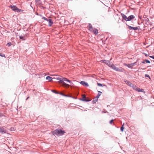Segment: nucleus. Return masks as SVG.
<instances>
[{
	"instance_id": "f257e3e1",
	"label": "nucleus",
	"mask_w": 154,
	"mask_h": 154,
	"mask_svg": "<svg viewBox=\"0 0 154 154\" xmlns=\"http://www.w3.org/2000/svg\"><path fill=\"white\" fill-rule=\"evenodd\" d=\"M53 135L55 134L57 136H62L65 133V131L61 129H56L52 132Z\"/></svg>"
},
{
	"instance_id": "f03ea898",
	"label": "nucleus",
	"mask_w": 154,
	"mask_h": 154,
	"mask_svg": "<svg viewBox=\"0 0 154 154\" xmlns=\"http://www.w3.org/2000/svg\"><path fill=\"white\" fill-rule=\"evenodd\" d=\"M10 8L14 11L17 12H20L21 11H22V10L18 8L15 5H11Z\"/></svg>"
},
{
	"instance_id": "7ed1b4c3",
	"label": "nucleus",
	"mask_w": 154,
	"mask_h": 154,
	"mask_svg": "<svg viewBox=\"0 0 154 154\" xmlns=\"http://www.w3.org/2000/svg\"><path fill=\"white\" fill-rule=\"evenodd\" d=\"M79 100L82 101H85V102H89L91 101L90 100H88L86 98V96L85 95H82V98L79 99Z\"/></svg>"
},
{
	"instance_id": "20e7f679",
	"label": "nucleus",
	"mask_w": 154,
	"mask_h": 154,
	"mask_svg": "<svg viewBox=\"0 0 154 154\" xmlns=\"http://www.w3.org/2000/svg\"><path fill=\"white\" fill-rule=\"evenodd\" d=\"M89 30L91 32H93L95 35L97 34L98 33V30L94 28L93 27V29H91V30Z\"/></svg>"
},
{
	"instance_id": "39448f33",
	"label": "nucleus",
	"mask_w": 154,
	"mask_h": 154,
	"mask_svg": "<svg viewBox=\"0 0 154 154\" xmlns=\"http://www.w3.org/2000/svg\"><path fill=\"white\" fill-rule=\"evenodd\" d=\"M0 133L2 134L6 133V130L3 127H0Z\"/></svg>"
},
{
	"instance_id": "423d86ee",
	"label": "nucleus",
	"mask_w": 154,
	"mask_h": 154,
	"mask_svg": "<svg viewBox=\"0 0 154 154\" xmlns=\"http://www.w3.org/2000/svg\"><path fill=\"white\" fill-rule=\"evenodd\" d=\"M63 81H66L69 82L70 83V84H71L72 83V82L71 81L69 80L68 79L66 78H64L63 79H62L61 80V82H62Z\"/></svg>"
},
{
	"instance_id": "0eeeda50",
	"label": "nucleus",
	"mask_w": 154,
	"mask_h": 154,
	"mask_svg": "<svg viewBox=\"0 0 154 154\" xmlns=\"http://www.w3.org/2000/svg\"><path fill=\"white\" fill-rule=\"evenodd\" d=\"M129 29L130 30H134L136 31L138 29V28L137 27H132L128 25Z\"/></svg>"
},
{
	"instance_id": "6e6552de",
	"label": "nucleus",
	"mask_w": 154,
	"mask_h": 154,
	"mask_svg": "<svg viewBox=\"0 0 154 154\" xmlns=\"http://www.w3.org/2000/svg\"><path fill=\"white\" fill-rule=\"evenodd\" d=\"M122 17V20H124L126 21L128 20V17L124 14L121 13V14Z\"/></svg>"
},
{
	"instance_id": "1a4fd4ad",
	"label": "nucleus",
	"mask_w": 154,
	"mask_h": 154,
	"mask_svg": "<svg viewBox=\"0 0 154 154\" xmlns=\"http://www.w3.org/2000/svg\"><path fill=\"white\" fill-rule=\"evenodd\" d=\"M101 62L102 63H105L107 65H108L109 66L110 65V62L109 61L105 60H102L101 61Z\"/></svg>"
},
{
	"instance_id": "9d476101",
	"label": "nucleus",
	"mask_w": 154,
	"mask_h": 154,
	"mask_svg": "<svg viewBox=\"0 0 154 154\" xmlns=\"http://www.w3.org/2000/svg\"><path fill=\"white\" fill-rule=\"evenodd\" d=\"M124 82L128 86L131 87L133 85V84L128 81L125 79H124Z\"/></svg>"
},
{
	"instance_id": "9b49d317",
	"label": "nucleus",
	"mask_w": 154,
	"mask_h": 154,
	"mask_svg": "<svg viewBox=\"0 0 154 154\" xmlns=\"http://www.w3.org/2000/svg\"><path fill=\"white\" fill-rule=\"evenodd\" d=\"M80 83L82 85L88 87L89 86V85L88 83L87 82H86L84 81H81L80 82Z\"/></svg>"
},
{
	"instance_id": "f8f14e48",
	"label": "nucleus",
	"mask_w": 154,
	"mask_h": 154,
	"mask_svg": "<svg viewBox=\"0 0 154 154\" xmlns=\"http://www.w3.org/2000/svg\"><path fill=\"white\" fill-rule=\"evenodd\" d=\"M135 18V16L133 15H131L128 17V21H130L132 19Z\"/></svg>"
},
{
	"instance_id": "ddd939ff",
	"label": "nucleus",
	"mask_w": 154,
	"mask_h": 154,
	"mask_svg": "<svg viewBox=\"0 0 154 154\" xmlns=\"http://www.w3.org/2000/svg\"><path fill=\"white\" fill-rule=\"evenodd\" d=\"M48 21L49 22L48 26H51L52 24L53 23V22L51 19H48Z\"/></svg>"
},
{
	"instance_id": "4468645a",
	"label": "nucleus",
	"mask_w": 154,
	"mask_h": 154,
	"mask_svg": "<svg viewBox=\"0 0 154 154\" xmlns=\"http://www.w3.org/2000/svg\"><path fill=\"white\" fill-rule=\"evenodd\" d=\"M123 70H124L121 67L120 68H119L117 67L115 70H116L117 71L120 72H123Z\"/></svg>"
},
{
	"instance_id": "2eb2a0df",
	"label": "nucleus",
	"mask_w": 154,
	"mask_h": 154,
	"mask_svg": "<svg viewBox=\"0 0 154 154\" xmlns=\"http://www.w3.org/2000/svg\"><path fill=\"white\" fill-rule=\"evenodd\" d=\"M125 65L131 69H132L133 68V67L131 63L129 64H125Z\"/></svg>"
},
{
	"instance_id": "dca6fc26",
	"label": "nucleus",
	"mask_w": 154,
	"mask_h": 154,
	"mask_svg": "<svg viewBox=\"0 0 154 154\" xmlns=\"http://www.w3.org/2000/svg\"><path fill=\"white\" fill-rule=\"evenodd\" d=\"M46 79L48 80L49 82H51L53 78L49 76H47L46 77Z\"/></svg>"
},
{
	"instance_id": "f3484780",
	"label": "nucleus",
	"mask_w": 154,
	"mask_h": 154,
	"mask_svg": "<svg viewBox=\"0 0 154 154\" xmlns=\"http://www.w3.org/2000/svg\"><path fill=\"white\" fill-rule=\"evenodd\" d=\"M136 91L139 92H144V91L143 89H141L138 88L136 89Z\"/></svg>"
},
{
	"instance_id": "a211bd4d",
	"label": "nucleus",
	"mask_w": 154,
	"mask_h": 154,
	"mask_svg": "<svg viewBox=\"0 0 154 154\" xmlns=\"http://www.w3.org/2000/svg\"><path fill=\"white\" fill-rule=\"evenodd\" d=\"M98 98H97L96 97H95L94 98V99L93 100V103H95L98 100Z\"/></svg>"
},
{
	"instance_id": "6ab92c4d",
	"label": "nucleus",
	"mask_w": 154,
	"mask_h": 154,
	"mask_svg": "<svg viewBox=\"0 0 154 154\" xmlns=\"http://www.w3.org/2000/svg\"><path fill=\"white\" fill-rule=\"evenodd\" d=\"M109 66L111 67V68H112L114 70H115V69H116V67L113 64H112L111 65H110Z\"/></svg>"
},
{
	"instance_id": "aec40b11",
	"label": "nucleus",
	"mask_w": 154,
	"mask_h": 154,
	"mask_svg": "<svg viewBox=\"0 0 154 154\" xmlns=\"http://www.w3.org/2000/svg\"><path fill=\"white\" fill-rule=\"evenodd\" d=\"M53 79H56L59 80L60 82H61V80L62 79L59 78L57 75L53 78Z\"/></svg>"
},
{
	"instance_id": "412c9836",
	"label": "nucleus",
	"mask_w": 154,
	"mask_h": 154,
	"mask_svg": "<svg viewBox=\"0 0 154 154\" xmlns=\"http://www.w3.org/2000/svg\"><path fill=\"white\" fill-rule=\"evenodd\" d=\"M88 29L91 30V29H93V27L91 24V23H89L88 25Z\"/></svg>"
},
{
	"instance_id": "4be33fe9",
	"label": "nucleus",
	"mask_w": 154,
	"mask_h": 154,
	"mask_svg": "<svg viewBox=\"0 0 154 154\" xmlns=\"http://www.w3.org/2000/svg\"><path fill=\"white\" fill-rule=\"evenodd\" d=\"M35 1L37 4L40 5L42 4L40 0H35Z\"/></svg>"
},
{
	"instance_id": "5701e85b",
	"label": "nucleus",
	"mask_w": 154,
	"mask_h": 154,
	"mask_svg": "<svg viewBox=\"0 0 154 154\" xmlns=\"http://www.w3.org/2000/svg\"><path fill=\"white\" fill-rule=\"evenodd\" d=\"M131 87H132L133 89L136 91V89L138 88L137 87L136 85H135L133 84V85H132V86Z\"/></svg>"
},
{
	"instance_id": "b1692460",
	"label": "nucleus",
	"mask_w": 154,
	"mask_h": 154,
	"mask_svg": "<svg viewBox=\"0 0 154 154\" xmlns=\"http://www.w3.org/2000/svg\"><path fill=\"white\" fill-rule=\"evenodd\" d=\"M101 94H102V92H101L100 91H98V93L97 96H96V97L97 98H98L100 97V95H101Z\"/></svg>"
},
{
	"instance_id": "393cba45",
	"label": "nucleus",
	"mask_w": 154,
	"mask_h": 154,
	"mask_svg": "<svg viewBox=\"0 0 154 154\" xmlns=\"http://www.w3.org/2000/svg\"><path fill=\"white\" fill-rule=\"evenodd\" d=\"M19 38L20 39H22L23 40H24L26 39L23 36H19Z\"/></svg>"
},
{
	"instance_id": "a878e982",
	"label": "nucleus",
	"mask_w": 154,
	"mask_h": 154,
	"mask_svg": "<svg viewBox=\"0 0 154 154\" xmlns=\"http://www.w3.org/2000/svg\"><path fill=\"white\" fill-rule=\"evenodd\" d=\"M0 56L5 57V55L2 53H0Z\"/></svg>"
},
{
	"instance_id": "bb28decb",
	"label": "nucleus",
	"mask_w": 154,
	"mask_h": 154,
	"mask_svg": "<svg viewBox=\"0 0 154 154\" xmlns=\"http://www.w3.org/2000/svg\"><path fill=\"white\" fill-rule=\"evenodd\" d=\"M124 126V124H123L122 125V126L121 127V131H122V132H123V131H124V128L123 127Z\"/></svg>"
},
{
	"instance_id": "cd10ccee",
	"label": "nucleus",
	"mask_w": 154,
	"mask_h": 154,
	"mask_svg": "<svg viewBox=\"0 0 154 154\" xmlns=\"http://www.w3.org/2000/svg\"><path fill=\"white\" fill-rule=\"evenodd\" d=\"M145 77H148L150 79H151L150 78L149 76V75L147 74H145Z\"/></svg>"
},
{
	"instance_id": "c85d7f7f",
	"label": "nucleus",
	"mask_w": 154,
	"mask_h": 154,
	"mask_svg": "<svg viewBox=\"0 0 154 154\" xmlns=\"http://www.w3.org/2000/svg\"><path fill=\"white\" fill-rule=\"evenodd\" d=\"M97 85L98 86H101V87L103 86V85L102 84H101L100 83H97Z\"/></svg>"
},
{
	"instance_id": "c756f323",
	"label": "nucleus",
	"mask_w": 154,
	"mask_h": 154,
	"mask_svg": "<svg viewBox=\"0 0 154 154\" xmlns=\"http://www.w3.org/2000/svg\"><path fill=\"white\" fill-rule=\"evenodd\" d=\"M145 61L146 63H150V62L149 60H145Z\"/></svg>"
},
{
	"instance_id": "7c9ffc66",
	"label": "nucleus",
	"mask_w": 154,
	"mask_h": 154,
	"mask_svg": "<svg viewBox=\"0 0 154 154\" xmlns=\"http://www.w3.org/2000/svg\"><path fill=\"white\" fill-rule=\"evenodd\" d=\"M62 83H63V85L64 86L65 85H68V84L64 82V81H63V82Z\"/></svg>"
},
{
	"instance_id": "2f4dec72",
	"label": "nucleus",
	"mask_w": 154,
	"mask_h": 154,
	"mask_svg": "<svg viewBox=\"0 0 154 154\" xmlns=\"http://www.w3.org/2000/svg\"><path fill=\"white\" fill-rule=\"evenodd\" d=\"M136 64H137V62H134V63H131V64H132V65L133 66H133L135 65H136Z\"/></svg>"
},
{
	"instance_id": "473e14b6",
	"label": "nucleus",
	"mask_w": 154,
	"mask_h": 154,
	"mask_svg": "<svg viewBox=\"0 0 154 154\" xmlns=\"http://www.w3.org/2000/svg\"><path fill=\"white\" fill-rule=\"evenodd\" d=\"M114 121V120L113 119H112L111 120H110L109 122V123L111 124H112V123Z\"/></svg>"
},
{
	"instance_id": "72a5a7b5",
	"label": "nucleus",
	"mask_w": 154,
	"mask_h": 154,
	"mask_svg": "<svg viewBox=\"0 0 154 154\" xmlns=\"http://www.w3.org/2000/svg\"><path fill=\"white\" fill-rule=\"evenodd\" d=\"M7 45H8V46H11V43L10 42H8V43H7Z\"/></svg>"
},
{
	"instance_id": "f704fd0d",
	"label": "nucleus",
	"mask_w": 154,
	"mask_h": 154,
	"mask_svg": "<svg viewBox=\"0 0 154 154\" xmlns=\"http://www.w3.org/2000/svg\"><path fill=\"white\" fill-rule=\"evenodd\" d=\"M3 116L2 113L0 112V117H2Z\"/></svg>"
},
{
	"instance_id": "c9c22d12",
	"label": "nucleus",
	"mask_w": 154,
	"mask_h": 154,
	"mask_svg": "<svg viewBox=\"0 0 154 154\" xmlns=\"http://www.w3.org/2000/svg\"><path fill=\"white\" fill-rule=\"evenodd\" d=\"M52 91V92H54V93H56V94H59V93H58V92H55V91H54V90H52V91Z\"/></svg>"
},
{
	"instance_id": "e433bc0d",
	"label": "nucleus",
	"mask_w": 154,
	"mask_h": 154,
	"mask_svg": "<svg viewBox=\"0 0 154 154\" xmlns=\"http://www.w3.org/2000/svg\"><path fill=\"white\" fill-rule=\"evenodd\" d=\"M64 86L67 88H68L69 86V85L68 84V85H65Z\"/></svg>"
},
{
	"instance_id": "4c0bfd02",
	"label": "nucleus",
	"mask_w": 154,
	"mask_h": 154,
	"mask_svg": "<svg viewBox=\"0 0 154 154\" xmlns=\"http://www.w3.org/2000/svg\"><path fill=\"white\" fill-rule=\"evenodd\" d=\"M149 57L152 58L154 59V56H149Z\"/></svg>"
},
{
	"instance_id": "58836bf2",
	"label": "nucleus",
	"mask_w": 154,
	"mask_h": 154,
	"mask_svg": "<svg viewBox=\"0 0 154 154\" xmlns=\"http://www.w3.org/2000/svg\"><path fill=\"white\" fill-rule=\"evenodd\" d=\"M143 54H145V56L146 57H147L148 56V55L146 53H143Z\"/></svg>"
},
{
	"instance_id": "ea45409f",
	"label": "nucleus",
	"mask_w": 154,
	"mask_h": 154,
	"mask_svg": "<svg viewBox=\"0 0 154 154\" xmlns=\"http://www.w3.org/2000/svg\"><path fill=\"white\" fill-rule=\"evenodd\" d=\"M69 97H71L72 98L74 99H76L77 98L76 97H71V96H69Z\"/></svg>"
},
{
	"instance_id": "a19ab883",
	"label": "nucleus",
	"mask_w": 154,
	"mask_h": 154,
	"mask_svg": "<svg viewBox=\"0 0 154 154\" xmlns=\"http://www.w3.org/2000/svg\"><path fill=\"white\" fill-rule=\"evenodd\" d=\"M145 62H145V61H143L142 62V63H145Z\"/></svg>"
},
{
	"instance_id": "79ce46f5",
	"label": "nucleus",
	"mask_w": 154,
	"mask_h": 154,
	"mask_svg": "<svg viewBox=\"0 0 154 154\" xmlns=\"http://www.w3.org/2000/svg\"><path fill=\"white\" fill-rule=\"evenodd\" d=\"M48 19H47V18H45V20H46V21H48Z\"/></svg>"
},
{
	"instance_id": "37998d69",
	"label": "nucleus",
	"mask_w": 154,
	"mask_h": 154,
	"mask_svg": "<svg viewBox=\"0 0 154 154\" xmlns=\"http://www.w3.org/2000/svg\"><path fill=\"white\" fill-rule=\"evenodd\" d=\"M45 18H46V17H43L42 18V19H44V20L45 19Z\"/></svg>"
},
{
	"instance_id": "c03bdc74",
	"label": "nucleus",
	"mask_w": 154,
	"mask_h": 154,
	"mask_svg": "<svg viewBox=\"0 0 154 154\" xmlns=\"http://www.w3.org/2000/svg\"><path fill=\"white\" fill-rule=\"evenodd\" d=\"M29 98V97H27L26 99V100H27Z\"/></svg>"
},
{
	"instance_id": "a18cd8bd",
	"label": "nucleus",
	"mask_w": 154,
	"mask_h": 154,
	"mask_svg": "<svg viewBox=\"0 0 154 154\" xmlns=\"http://www.w3.org/2000/svg\"><path fill=\"white\" fill-rule=\"evenodd\" d=\"M61 94L62 95H63L64 96H66V95H65L64 94Z\"/></svg>"
},
{
	"instance_id": "49530a36",
	"label": "nucleus",
	"mask_w": 154,
	"mask_h": 154,
	"mask_svg": "<svg viewBox=\"0 0 154 154\" xmlns=\"http://www.w3.org/2000/svg\"><path fill=\"white\" fill-rule=\"evenodd\" d=\"M141 69H142L143 70H144V69H146V68H141Z\"/></svg>"
},
{
	"instance_id": "de8ad7c7",
	"label": "nucleus",
	"mask_w": 154,
	"mask_h": 154,
	"mask_svg": "<svg viewBox=\"0 0 154 154\" xmlns=\"http://www.w3.org/2000/svg\"><path fill=\"white\" fill-rule=\"evenodd\" d=\"M13 130V129H11V130L12 131Z\"/></svg>"
}]
</instances>
